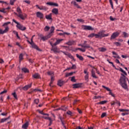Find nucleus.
<instances>
[{
	"mask_svg": "<svg viewBox=\"0 0 129 129\" xmlns=\"http://www.w3.org/2000/svg\"><path fill=\"white\" fill-rule=\"evenodd\" d=\"M36 17H37V18H39L41 20H42V19L44 18V15L43 14V13L40 12H37L36 13Z\"/></svg>",
	"mask_w": 129,
	"mask_h": 129,
	"instance_id": "1a4fd4ad",
	"label": "nucleus"
},
{
	"mask_svg": "<svg viewBox=\"0 0 129 129\" xmlns=\"http://www.w3.org/2000/svg\"><path fill=\"white\" fill-rule=\"evenodd\" d=\"M46 5H47L48 6H52L53 5V2H47L46 3Z\"/></svg>",
	"mask_w": 129,
	"mask_h": 129,
	"instance_id": "13d9d810",
	"label": "nucleus"
},
{
	"mask_svg": "<svg viewBox=\"0 0 129 129\" xmlns=\"http://www.w3.org/2000/svg\"><path fill=\"white\" fill-rule=\"evenodd\" d=\"M60 109H61V110H63V111H66V110H67V107L63 106L60 108Z\"/></svg>",
	"mask_w": 129,
	"mask_h": 129,
	"instance_id": "2f4dec72",
	"label": "nucleus"
},
{
	"mask_svg": "<svg viewBox=\"0 0 129 129\" xmlns=\"http://www.w3.org/2000/svg\"><path fill=\"white\" fill-rule=\"evenodd\" d=\"M74 72H71L70 73H68L66 75V77H69V76H72V75H73Z\"/></svg>",
	"mask_w": 129,
	"mask_h": 129,
	"instance_id": "f704fd0d",
	"label": "nucleus"
},
{
	"mask_svg": "<svg viewBox=\"0 0 129 129\" xmlns=\"http://www.w3.org/2000/svg\"><path fill=\"white\" fill-rule=\"evenodd\" d=\"M22 60H24V54H23V53H21L19 55V60H20V62H21V61H22Z\"/></svg>",
	"mask_w": 129,
	"mask_h": 129,
	"instance_id": "bb28decb",
	"label": "nucleus"
},
{
	"mask_svg": "<svg viewBox=\"0 0 129 129\" xmlns=\"http://www.w3.org/2000/svg\"><path fill=\"white\" fill-rule=\"evenodd\" d=\"M113 58H117V59H120V57L119 56V55H117H117H116V56H113Z\"/></svg>",
	"mask_w": 129,
	"mask_h": 129,
	"instance_id": "0e129e2a",
	"label": "nucleus"
},
{
	"mask_svg": "<svg viewBox=\"0 0 129 129\" xmlns=\"http://www.w3.org/2000/svg\"><path fill=\"white\" fill-rule=\"evenodd\" d=\"M12 94L15 99H18V96L17 95L16 92L13 93Z\"/></svg>",
	"mask_w": 129,
	"mask_h": 129,
	"instance_id": "4c0bfd02",
	"label": "nucleus"
},
{
	"mask_svg": "<svg viewBox=\"0 0 129 129\" xmlns=\"http://www.w3.org/2000/svg\"><path fill=\"white\" fill-rule=\"evenodd\" d=\"M106 102H107V101H102L101 102H99L98 103V104H105V103H106Z\"/></svg>",
	"mask_w": 129,
	"mask_h": 129,
	"instance_id": "58836bf2",
	"label": "nucleus"
},
{
	"mask_svg": "<svg viewBox=\"0 0 129 129\" xmlns=\"http://www.w3.org/2000/svg\"><path fill=\"white\" fill-rule=\"evenodd\" d=\"M32 77L35 79H41V76L39 73H35L32 75Z\"/></svg>",
	"mask_w": 129,
	"mask_h": 129,
	"instance_id": "9d476101",
	"label": "nucleus"
},
{
	"mask_svg": "<svg viewBox=\"0 0 129 129\" xmlns=\"http://www.w3.org/2000/svg\"><path fill=\"white\" fill-rule=\"evenodd\" d=\"M23 3H26V4H28V5H30L31 4V1L28 0L23 1Z\"/></svg>",
	"mask_w": 129,
	"mask_h": 129,
	"instance_id": "3c124183",
	"label": "nucleus"
},
{
	"mask_svg": "<svg viewBox=\"0 0 129 129\" xmlns=\"http://www.w3.org/2000/svg\"><path fill=\"white\" fill-rule=\"evenodd\" d=\"M73 88H80L81 87V84H75L73 85Z\"/></svg>",
	"mask_w": 129,
	"mask_h": 129,
	"instance_id": "412c9836",
	"label": "nucleus"
},
{
	"mask_svg": "<svg viewBox=\"0 0 129 129\" xmlns=\"http://www.w3.org/2000/svg\"><path fill=\"white\" fill-rule=\"evenodd\" d=\"M107 61L108 62V63H109V64H112V66H113V68H115V66L113 64V62L110 61L109 59H107Z\"/></svg>",
	"mask_w": 129,
	"mask_h": 129,
	"instance_id": "49530a36",
	"label": "nucleus"
},
{
	"mask_svg": "<svg viewBox=\"0 0 129 129\" xmlns=\"http://www.w3.org/2000/svg\"><path fill=\"white\" fill-rule=\"evenodd\" d=\"M51 51H53L54 52V53H58L59 51L58 50V48H57V46H53V47H52L51 48Z\"/></svg>",
	"mask_w": 129,
	"mask_h": 129,
	"instance_id": "f8f14e48",
	"label": "nucleus"
},
{
	"mask_svg": "<svg viewBox=\"0 0 129 129\" xmlns=\"http://www.w3.org/2000/svg\"><path fill=\"white\" fill-rule=\"evenodd\" d=\"M13 22L14 23H15V24H17L16 27L19 29V30H21V31H25L26 29V27H24L23 26V25L20 24V23L17 22L16 20L13 19Z\"/></svg>",
	"mask_w": 129,
	"mask_h": 129,
	"instance_id": "7ed1b4c3",
	"label": "nucleus"
},
{
	"mask_svg": "<svg viewBox=\"0 0 129 129\" xmlns=\"http://www.w3.org/2000/svg\"><path fill=\"white\" fill-rule=\"evenodd\" d=\"M15 15L16 16H17V17L20 18L21 20H25L26 19V17H27V15H23L22 13H19V14L15 13Z\"/></svg>",
	"mask_w": 129,
	"mask_h": 129,
	"instance_id": "0eeeda50",
	"label": "nucleus"
},
{
	"mask_svg": "<svg viewBox=\"0 0 129 129\" xmlns=\"http://www.w3.org/2000/svg\"><path fill=\"white\" fill-rule=\"evenodd\" d=\"M76 56L78 59H79V60H80V61H83V60H84V58H83L82 56L78 54H76Z\"/></svg>",
	"mask_w": 129,
	"mask_h": 129,
	"instance_id": "aec40b11",
	"label": "nucleus"
},
{
	"mask_svg": "<svg viewBox=\"0 0 129 129\" xmlns=\"http://www.w3.org/2000/svg\"><path fill=\"white\" fill-rule=\"evenodd\" d=\"M119 111H121V112H123L124 111H129V109H119Z\"/></svg>",
	"mask_w": 129,
	"mask_h": 129,
	"instance_id": "e433bc0d",
	"label": "nucleus"
},
{
	"mask_svg": "<svg viewBox=\"0 0 129 129\" xmlns=\"http://www.w3.org/2000/svg\"><path fill=\"white\" fill-rule=\"evenodd\" d=\"M118 104L119 106H120V102H119V101H117L116 100L115 102V104Z\"/></svg>",
	"mask_w": 129,
	"mask_h": 129,
	"instance_id": "4d7b16f0",
	"label": "nucleus"
},
{
	"mask_svg": "<svg viewBox=\"0 0 129 129\" xmlns=\"http://www.w3.org/2000/svg\"><path fill=\"white\" fill-rule=\"evenodd\" d=\"M48 8L46 6H40V8H39V10L43 11H48Z\"/></svg>",
	"mask_w": 129,
	"mask_h": 129,
	"instance_id": "6ab92c4d",
	"label": "nucleus"
},
{
	"mask_svg": "<svg viewBox=\"0 0 129 129\" xmlns=\"http://www.w3.org/2000/svg\"><path fill=\"white\" fill-rule=\"evenodd\" d=\"M63 84H64V81H62V80H59L58 81L57 85H58V86H60L61 87V86H62Z\"/></svg>",
	"mask_w": 129,
	"mask_h": 129,
	"instance_id": "a211bd4d",
	"label": "nucleus"
},
{
	"mask_svg": "<svg viewBox=\"0 0 129 129\" xmlns=\"http://www.w3.org/2000/svg\"><path fill=\"white\" fill-rule=\"evenodd\" d=\"M11 24L10 22H6L3 24V27H5V26H8V25Z\"/></svg>",
	"mask_w": 129,
	"mask_h": 129,
	"instance_id": "6e6d98bb",
	"label": "nucleus"
},
{
	"mask_svg": "<svg viewBox=\"0 0 129 129\" xmlns=\"http://www.w3.org/2000/svg\"><path fill=\"white\" fill-rule=\"evenodd\" d=\"M39 113L42 114L43 115H47V116H49V114L44 113V112H43V111H39Z\"/></svg>",
	"mask_w": 129,
	"mask_h": 129,
	"instance_id": "c9c22d12",
	"label": "nucleus"
},
{
	"mask_svg": "<svg viewBox=\"0 0 129 129\" xmlns=\"http://www.w3.org/2000/svg\"><path fill=\"white\" fill-rule=\"evenodd\" d=\"M119 71H120V72H122V73H123V74H124V75H125V76H126L127 75V74H126V72H125V71H123V70L121 68H120Z\"/></svg>",
	"mask_w": 129,
	"mask_h": 129,
	"instance_id": "7c9ffc66",
	"label": "nucleus"
},
{
	"mask_svg": "<svg viewBox=\"0 0 129 129\" xmlns=\"http://www.w3.org/2000/svg\"><path fill=\"white\" fill-rule=\"evenodd\" d=\"M27 42H28V43L30 44V45H31L32 47L33 48V49H36V50H37L38 51H40L39 47L37 45H36V44H35V43L34 42L31 43V42L29 40H27Z\"/></svg>",
	"mask_w": 129,
	"mask_h": 129,
	"instance_id": "423d86ee",
	"label": "nucleus"
},
{
	"mask_svg": "<svg viewBox=\"0 0 129 129\" xmlns=\"http://www.w3.org/2000/svg\"><path fill=\"white\" fill-rule=\"evenodd\" d=\"M77 50H80V51H81V52H85L86 50L85 49H82L80 48H77L76 49V51H77Z\"/></svg>",
	"mask_w": 129,
	"mask_h": 129,
	"instance_id": "79ce46f5",
	"label": "nucleus"
},
{
	"mask_svg": "<svg viewBox=\"0 0 129 129\" xmlns=\"http://www.w3.org/2000/svg\"><path fill=\"white\" fill-rule=\"evenodd\" d=\"M109 1L110 5H111V9L113 10V3H112V0H109Z\"/></svg>",
	"mask_w": 129,
	"mask_h": 129,
	"instance_id": "a18cd8bd",
	"label": "nucleus"
},
{
	"mask_svg": "<svg viewBox=\"0 0 129 129\" xmlns=\"http://www.w3.org/2000/svg\"><path fill=\"white\" fill-rule=\"evenodd\" d=\"M82 27L83 30H85L93 31V30H94V29L92 27L90 26L82 25Z\"/></svg>",
	"mask_w": 129,
	"mask_h": 129,
	"instance_id": "20e7f679",
	"label": "nucleus"
},
{
	"mask_svg": "<svg viewBox=\"0 0 129 129\" xmlns=\"http://www.w3.org/2000/svg\"><path fill=\"white\" fill-rule=\"evenodd\" d=\"M60 52H61V53H63V54H64V55H66L67 56H68L69 54H70L69 52H65L63 51H60Z\"/></svg>",
	"mask_w": 129,
	"mask_h": 129,
	"instance_id": "e2e57ef3",
	"label": "nucleus"
},
{
	"mask_svg": "<svg viewBox=\"0 0 129 129\" xmlns=\"http://www.w3.org/2000/svg\"><path fill=\"white\" fill-rule=\"evenodd\" d=\"M31 87H32V84H29V85L24 86L23 88V90H28L29 89V88H31Z\"/></svg>",
	"mask_w": 129,
	"mask_h": 129,
	"instance_id": "f3484780",
	"label": "nucleus"
},
{
	"mask_svg": "<svg viewBox=\"0 0 129 129\" xmlns=\"http://www.w3.org/2000/svg\"><path fill=\"white\" fill-rule=\"evenodd\" d=\"M5 9H3L2 10H0V12L1 13H4V14H6V13H7L6 11H5Z\"/></svg>",
	"mask_w": 129,
	"mask_h": 129,
	"instance_id": "69168bd1",
	"label": "nucleus"
},
{
	"mask_svg": "<svg viewBox=\"0 0 129 129\" xmlns=\"http://www.w3.org/2000/svg\"><path fill=\"white\" fill-rule=\"evenodd\" d=\"M121 77L119 79V82L121 86L124 89H127V84H126V80L128 81V79L124 76L123 74H121Z\"/></svg>",
	"mask_w": 129,
	"mask_h": 129,
	"instance_id": "f257e3e1",
	"label": "nucleus"
},
{
	"mask_svg": "<svg viewBox=\"0 0 129 129\" xmlns=\"http://www.w3.org/2000/svg\"><path fill=\"white\" fill-rule=\"evenodd\" d=\"M49 120V124H48V126H50V125L52 124V123L53 122V120H52L51 118Z\"/></svg>",
	"mask_w": 129,
	"mask_h": 129,
	"instance_id": "5fc2aeb1",
	"label": "nucleus"
},
{
	"mask_svg": "<svg viewBox=\"0 0 129 129\" xmlns=\"http://www.w3.org/2000/svg\"><path fill=\"white\" fill-rule=\"evenodd\" d=\"M71 68H72V69H76V68H77V67H76V65L73 64Z\"/></svg>",
	"mask_w": 129,
	"mask_h": 129,
	"instance_id": "052dcab7",
	"label": "nucleus"
},
{
	"mask_svg": "<svg viewBox=\"0 0 129 129\" xmlns=\"http://www.w3.org/2000/svg\"><path fill=\"white\" fill-rule=\"evenodd\" d=\"M123 35L124 38H127V37H128V34L126 33L125 32H123Z\"/></svg>",
	"mask_w": 129,
	"mask_h": 129,
	"instance_id": "c03bdc74",
	"label": "nucleus"
},
{
	"mask_svg": "<svg viewBox=\"0 0 129 129\" xmlns=\"http://www.w3.org/2000/svg\"><path fill=\"white\" fill-rule=\"evenodd\" d=\"M115 44L116 45V46H120V43L119 42H115Z\"/></svg>",
	"mask_w": 129,
	"mask_h": 129,
	"instance_id": "774afa93",
	"label": "nucleus"
},
{
	"mask_svg": "<svg viewBox=\"0 0 129 129\" xmlns=\"http://www.w3.org/2000/svg\"><path fill=\"white\" fill-rule=\"evenodd\" d=\"M99 50L100 51V52H105V51H106V48H104V47H101V48H100L99 49Z\"/></svg>",
	"mask_w": 129,
	"mask_h": 129,
	"instance_id": "c756f323",
	"label": "nucleus"
},
{
	"mask_svg": "<svg viewBox=\"0 0 129 129\" xmlns=\"http://www.w3.org/2000/svg\"><path fill=\"white\" fill-rule=\"evenodd\" d=\"M10 116H9L7 118H2L1 120H0V122L1 123H3L4 122H6V121L9 119H10Z\"/></svg>",
	"mask_w": 129,
	"mask_h": 129,
	"instance_id": "2eb2a0df",
	"label": "nucleus"
},
{
	"mask_svg": "<svg viewBox=\"0 0 129 129\" xmlns=\"http://www.w3.org/2000/svg\"><path fill=\"white\" fill-rule=\"evenodd\" d=\"M119 36V32H116L112 33V34L111 36L110 40H114L116 38H117V37Z\"/></svg>",
	"mask_w": 129,
	"mask_h": 129,
	"instance_id": "39448f33",
	"label": "nucleus"
},
{
	"mask_svg": "<svg viewBox=\"0 0 129 129\" xmlns=\"http://www.w3.org/2000/svg\"><path fill=\"white\" fill-rule=\"evenodd\" d=\"M34 103H36V104H38V103H39V99H35Z\"/></svg>",
	"mask_w": 129,
	"mask_h": 129,
	"instance_id": "bf43d9fd",
	"label": "nucleus"
},
{
	"mask_svg": "<svg viewBox=\"0 0 129 129\" xmlns=\"http://www.w3.org/2000/svg\"><path fill=\"white\" fill-rule=\"evenodd\" d=\"M103 88H104L105 90H107V91H111V90L109 89L108 87H105V86H102Z\"/></svg>",
	"mask_w": 129,
	"mask_h": 129,
	"instance_id": "ea45409f",
	"label": "nucleus"
},
{
	"mask_svg": "<svg viewBox=\"0 0 129 129\" xmlns=\"http://www.w3.org/2000/svg\"><path fill=\"white\" fill-rule=\"evenodd\" d=\"M17 0H10V5L11 6H14L15 4V2H16Z\"/></svg>",
	"mask_w": 129,
	"mask_h": 129,
	"instance_id": "09e8293b",
	"label": "nucleus"
},
{
	"mask_svg": "<svg viewBox=\"0 0 129 129\" xmlns=\"http://www.w3.org/2000/svg\"><path fill=\"white\" fill-rule=\"evenodd\" d=\"M88 78H89V74L87 73V75L85 76V80H88Z\"/></svg>",
	"mask_w": 129,
	"mask_h": 129,
	"instance_id": "de8ad7c7",
	"label": "nucleus"
},
{
	"mask_svg": "<svg viewBox=\"0 0 129 129\" xmlns=\"http://www.w3.org/2000/svg\"><path fill=\"white\" fill-rule=\"evenodd\" d=\"M22 71L24 72V73H29L30 71L28 70V69L26 68H23L22 69Z\"/></svg>",
	"mask_w": 129,
	"mask_h": 129,
	"instance_id": "a878e982",
	"label": "nucleus"
},
{
	"mask_svg": "<svg viewBox=\"0 0 129 129\" xmlns=\"http://www.w3.org/2000/svg\"><path fill=\"white\" fill-rule=\"evenodd\" d=\"M52 12L53 14H54V15H58V11L57 9L54 8L52 10Z\"/></svg>",
	"mask_w": 129,
	"mask_h": 129,
	"instance_id": "4be33fe9",
	"label": "nucleus"
},
{
	"mask_svg": "<svg viewBox=\"0 0 129 129\" xmlns=\"http://www.w3.org/2000/svg\"><path fill=\"white\" fill-rule=\"evenodd\" d=\"M75 43L74 41H69V42H67V45H69V46H72Z\"/></svg>",
	"mask_w": 129,
	"mask_h": 129,
	"instance_id": "b1692460",
	"label": "nucleus"
},
{
	"mask_svg": "<svg viewBox=\"0 0 129 129\" xmlns=\"http://www.w3.org/2000/svg\"><path fill=\"white\" fill-rule=\"evenodd\" d=\"M64 39H56V41L55 42V43H54V46H57V45H59V44H60V43H61V42Z\"/></svg>",
	"mask_w": 129,
	"mask_h": 129,
	"instance_id": "4468645a",
	"label": "nucleus"
},
{
	"mask_svg": "<svg viewBox=\"0 0 129 129\" xmlns=\"http://www.w3.org/2000/svg\"><path fill=\"white\" fill-rule=\"evenodd\" d=\"M72 4H73V5H74V6H76V7H77V8H80L79 7V6L78 5V4H77V2H75V1H72Z\"/></svg>",
	"mask_w": 129,
	"mask_h": 129,
	"instance_id": "cd10ccee",
	"label": "nucleus"
},
{
	"mask_svg": "<svg viewBox=\"0 0 129 129\" xmlns=\"http://www.w3.org/2000/svg\"><path fill=\"white\" fill-rule=\"evenodd\" d=\"M49 38H51V34H48L46 36H41V39L42 40V41H46V40H48Z\"/></svg>",
	"mask_w": 129,
	"mask_h": 129,
	"instance_id": "6e6552de",
	"label": "nucleus"
},
{
	"mask_svg": "<svg viewBox=\"0 0 129 129\" xmlns=\"http://www.w3.org/2000/svg\"><path fill=\"white\" fill-rule=\"evenodd\" d=\"M67 114H68L69 115H71L72 116V112H71V111H68L67 112Z\"/></svg>",
	"mask_w": 129,
	"mask_h": 129,
	"instance_id": "603ef678",
	"label": "nucleus"
},
{
	"mask_svg": "<svg viewBox=\"0 0 129 129\" xmlns=\"http://www.w3.org/2000/svg\"><path fill=\"white\" fill-rule=\"evenodd\" d=\"M88 38H93V37H95V34L92 33L88 36Z\"/></svg>",
	"mask_w": 129,
	"mask_h": 129,
	"instance_id": "37998d69",
	"label": "nucleus"
},
{
	"mask_svg": "<svg viewBox=\"0 0 129 129\" xmlns=\"http://www.w3.org/2000/svg\"><path fill=\"white\" fill-rule=\"evenodd\" d=\"M29 127V122L27 121L22 126L23 129H27Z\"/></svg>",
	"mask_w": 129,
	"mask_h": 129,
	"instance_id": "ddd939ff",
	"label": "nucleus"
},
{
	"mask_svg": "<svg viewBox=\"0 0 129 129\" xmlns=\"http://www.w3.org/2000/svg\"><path fill=\"white\" fill-rule=\"evenodd\" d=\"M42 118H44V119H48V120H49V119H50L51 117H46V116H42Z\"/></svg>",
	"mask_w": 129,
	"mask_h": 129,
	"instance_id": "864d4df0",
	"label": "nucleus"
},
{
	"mask_svg": "<svg viewBox=\"0 0 129 129\" xmlns=\"http://www.w3.org/2000/svg\"><path fill=\"white\" fill-rule=\"evenodd\" d=\"M79 46H81L83 48H90V46L89 45H84L83 44H79Z\"/></svg>",
	"mask_w": 129,
	"mask_h": 129,
	"instance_id": "72a5a7b5",
	"label": "nucleus"
},
{
	"mask_svg": "<svg viewBox=\"0 0 129 129\" xmlns=\"http://www.w3.org/2000/svg\"><path fill=\"white\" fill-rule=\"evenodd\" d=\"M106 115V113H103L101 116V117H102V118H103V117H104Z\"/></svg>",
	"mask_w": 129,
	"mask_h": 129,
	"instance_id": "680f3d73",
	"label": "nucleus"
},
{
	"mask_svg": "<svg viewBox=\"0 0 129 129\" xmlns=\"http://www.w3.org/2000/svg\"><path fill=\"white\" fill-rule=\"evenodd\" d=\"M52 6H54V7H58V4L57 3H52Z\"/></svg>",
	"mask_w": 129,
	"mask_h": 129,
	"instance_id": "338daca9",
	"label": "nucleus"
},
{
	"mask_svg": "<svg viewBox=\"0 0 129 129\" xmlns=\"http://www.w3.org/2000/svg\"><path fill=\"white\" fill-rule=\"evenodd\" d=\"M50 30V27L46 26L44 28V31L45 32H48Z\"/></svg>",
	"mask_w": 129,
	"mask_h": 129,
	"instance_id": "473e14b6",
	"label": "nucleus"
},
{
	"mask_svg": "<svg viewBox=\"0 0 129 129\" xmlns=\"http://www.w3.org/2000/svg\"><path fill=\"white\" fill-rule=\"evenodd\" d=\"M91 74L93 78L97 79V77L95 76V72L93 70L91 71Z\"/></svg>",
	"mask_w": 129,
	"mask_h": 129,
	"instance_id": "5701e85b",
	"label": "nucleus"
},
{
	"mask_svg": "<svg viewBox=\"0 0 129 129\" xmlns=\"http://www.w3.org/2000/svg\"><path fill=\"white\" fill-rule=\"evenodd\" d=\"M45 19H46V20H52V13H50L48 15H46Z\"/></svg>",
	"mask_w": 129,
	"mask_h": 129,
	"instance_id": "dca6fc26",
	"label": "nucleus"
},
{
	"mask_svg": "<svg viewBox=\"0 0 129 129\" xmlns=\"http://www.w3.org/2000/svg\"><path fill=\"white\" fill-rule=\"evenodd\" d=\"M8 31H9V27H7L5 28V30H2V29H0V34L3 35V34L7 33Z\"/></svg>",
	"mask_w": 129,
	"mask_h": 129,
	"instance_id": "9b49d317",
	"label": "nucleus"
},
{
	"mask_svg": "<svg viewBox=\"0 0 129 129\" xmlns=\"http://www.w3.org/2000/svg\"><path fill=\"white\" fill-rule=\"evenodd\" d=\"M54 31H55V27L54 26H52L50 29V32L49 34H50V37H52V33H54Z\"/></svg>",
	"mask_w": 129,
	"mask_h": 129,
	"instance_id": "393cba45",
	"label": "nucleus"
},
{
	"mask_svg": "<svg viewBox=\"0 0 129 129\" xmlns=\"http://www.w3.org/2000/svg\"><path fill=\"white\" fill-rule=\"evenodd\" d=\"M17 12L18 13V14L22 13V10H21V8L20 7H18L17 9Z\"/></svg>",
	"mask_w": 129,
	"mask_h": 129,
	"instance_id": "a19ab883",
	"label": "nucleus"
},
{
	"mask_svg": "<svg viewBox=\"0 0 129 129\" xmlns=\"http://www.w3.org/2000/svg\"><path fill=\"white\" fill-rule=\"evenodd\" d=\"M71 81H72V82H76V80H75V76H73V77H72Z\"/></svg>",
	"mask_w": 129,
	"mask_h": 129,
	"instance_id": "8fccbe9b",
	"label": "nucleus"
},
{
	"mask_svg": "<svg viewBox=\"0 0 129 129\" xmlns=\"http://www.w3.org/2000/svg\"><path fill=\"white\" fill-rule=\"evenodd\" d=\"M68 57H69V58H70L71 59H72V60H73L74 61H76V59H75V58H74V56H73L70 53H69V55H68Z\"/></svg>",
	"mask_w": 129,
	"mask_h": 129,
	"instance_id": "c85d7f7f",
	"label": "nucleus"
},
{
	"mask_svg": "<svg viewBox=\"0 0 129 129\" xmlns=\"http://www.w3.org/2000/svg\"><path fill=\"white\" fill-rule=\"evenodd\" d=\"M105 31L104 30H102L98 33V34H95V38L98 39L99 38H103L104 37H108L109 34H103Z\"/></svg>",
	"mask_w": 129,
	"mask_h": 129,
	"instance_id": "f03ea898",
	"label": "nucleus"
}]
</instances>
